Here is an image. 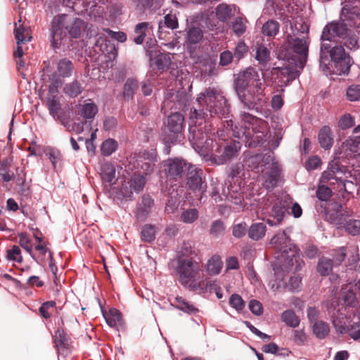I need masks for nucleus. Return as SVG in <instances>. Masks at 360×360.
<instances>
[{
  "label": "nucleus",
  "mask_w": 360,
  "mask_h": 360,
  "mask_svg": "<svg viewBox=\"0 0 360 360\" xmlns=\"http://www.w3.org/2000/svg\"><path fill=\"white\" fill-rule=\"evenodd\" d=\"M234 84L238 97L245 108L265 117L269 115L268 98L264 93L266 83L257 70L248 68L240 72Z\"/></svg>",
  "instance_id": "20e7f679"
},
{
  "label": "nucleus",
  "mask_w": 360,
  "mask_h": 360,
  "mask_svg": "<svg viewBox=\"0 0 360 360\" xmlns=\"http://www.w3.org/2000/svg\"><path fill=\"white\" fill-rule=\"evenodd\" d=\"M186 166V162L181 158H168L160 163V169L167 181L172 183L182 177Z\"/></svg>",
  "instance_id": "4468645a"
},
{
  "label": "nucleus",
  "mask_w": 360,
  "mask_h": 360,
  "mask_svg": "<svg viewBox=\"0 0 360 360\" xmlns=\"http://www.w3.org/2000/svg\"><path fill=\"white\" fill-rule=\"evenodd\" d=\"M240 121L243 125L239 128L235 125L231 119L224 121V130H218L217 133L211 132L202 135V152L194 144H191L195 151L199 154L209 165H221L236 158L241 148L239 141L226 142V133L232 131V135L248 143L249 146L257 143L261 144L264 141L263 133L260 134L259 128L265 126V122L249 112H241ZM199 149H201L200 148Z\"/></svg>",
  "instance_id": "f257e3e1"
},
{
  "label": "nucleus",
  "mask_w": 360,
  "mask_h": 360,
  "mask_svg": "<svg viewBox=\"0 0 360 360\" xmlns=\"http://www.w3.org/2000/svg\"><path fill=\"white\" fill-rule=\"evenodd\" d=\"M330 314L331 321L337 331L340 334L347 333L349 331V327L346 325V315L344 312L341 311L340 309H333L331 310L328 309Z\"/></svg>",
  "instance_id": "5701e85b"
},
{
  "label": "nucleus",
  "mask_w": 360,
  "mask_h": 360,
  "mask_svg": "<svg viewBox=\"0 0 360 360\" xmlns=\"http://www.w3.org/2000/svg\"><path fill=\"white\" fill-rule=\"evenodd\" d=\"M131 160L134 162L132 169L135 170V173L143 176L149 175L154 171L158 160L157 153L155 150L144 151L143 153L131 156Z\"/></svg>",
  "instance_id": "2eb2a0df"
},
{
  "label": "nucleus",
  "mask_w": 360,
  "mask_h": 360,
  "mask_svg": "<svg viewBox=\"0 0 360 360\" xmlns=\"http://www.w3.org/2000/svg\"><path fill=\"white\" fill-rule=\"evenodd\" d=\"M155 226L151 224H146L142 227L141 237L143 241L150 243L155 238Z\"/></svg>",
  "instance_id": "09e8293b"
},
{
  "label": "nucleus",
  "mask_w": 360,
  "mask_h": 360,
  "mask_svg": "<svg viewBox=\"0 0 360 360\" xmlns=\"http://www.w3.org/2000/svg\"><path fill=\"white\" fill-rule=\"evenodd\" d=\"M139 89V82L136 79L129 78L124 85L123 96L125 98L131 99Z\"/></svg>",
  "instance_id": "ea45409f"
},
{
  "label": "nucleus",
  "mask_w": 360,
  "mask_h": 360,
  "mask_svg": "<svg viewBox=\"0 0 360 360\" xmlns=\"http://www.w3.org/2000/svg\"><path fill=\"white\" fill-rule=\"evenodd\" d=\"M14 34L17 44H21L27 41H30L32 39L28 29H26L20 25L15 28Z\"/></svg>",
  "instance_id": "8fccbe9b"
},
{
  "label": "nucleus",
  "mask_w": 360,
  "mask_h": 360,
  "mask_svg": "<svg viewBox=\"0 0 360 360\" xmlns=\"http://www.w3.org/2000/svg\"><path fill=\"white\" fill-rule=\"evenodd\" d=\"M234 5H228L226 4H220L215 8L217 18L221 22H227L232 16L233 9H235Z\"/></svg>",
  "instance_id": "2f4dec72"
},
{
  "label": "nucleus",
  "mask_w": 360,
  "mask_h": 360,
  "mask_svg": "<svg viewBox=\"0 0 360 360\" xmlns=\"http://www.w3.org/2000/svg\"><path fill=\"white\" fill-rule=\"evenodd\" d=\"M347 98L351 101L360 99V85H351L347 90Z\"/></svg>",
  "instance_id": "774afa93"
},
{
  "label": "nucleus",
  "mask_w": 360,
  "mask_h": 360,
  "mask_svg": "<svg viewBox=\"0 0 360 360\" xmlns=\"http://www.w3.org/2000/svg\"><path fill=\"white\" fill-rule=\"evenodd\" d=\"M202 268L198 262L193 257L190 259H178L176 272L179 283L191 291V284L200 279V273Z\"/></svg>",
  "instance_id": "9b49d317"
},
{
  "label": "nucleus",
  "mask_w": 360,
  "mask_h": 360,
  "mask_svg": "<svg viewBox=\"0 0 360 360\" xmlns=\"http://www.w3.org/2000/svg\"><path fill=\"white\" fill-rule=\"evenodd\" d=\"M63 4L70 8L77 14L82 13L86 8L84 3L81 0H62Z\"/></svg>",
  "instance_id": "bf43d9fd"
},
{
  "label": "nucleus",
  "mask_w": 360,
  "mask_h": 360,
  "mask_svg": "<svg viewBox=\"0 0 360 360\" xmlns=\"http://www.w3.org/2000/svg\"><path fill=\"white\" fill-rule=\"evenodd\" d=\"M326 184H321L316 191V197L321 201H327L331 197L332 188Z\"/></svg>",
  "instance_id": "e2e57ef3"
},
{
  "label": "nucleus",
  "mask_w": 360,
  "mask_h": 360,
  "mask_svg": "<svg viewBox=\"0 0 360 360\" xmlns=\"http://www.w3.org/2000/svg\"><path fill=\"white\" fill-rule=\"evenodd\" d=\"M105 321L110 327H115L118 324H122V317L120 311L116 309L110 310L109 315L105 317Z\"/></svg>",
  "instance_id": "5fc2aeb1"
},
{
  "label": "nucleus",
  "mask_w": 360,
  "mask_h": 360,
  "mask_svg": "<svg viewBox=\"0 0 360 360\" xmlns=\"http://www.w3.org/2000/svg\"><path fill=\"white\" fill-rule=\"evenodd\" d=\"M355 281L342 285L340 290V300L345 307H356L358 304Z\"/></svg>",
  "instance_id": "4be33fe9"
},
{
  "label": "nucleus",
  "mask_w": 360,
  "mask_h": 360,
  "mask_svg": "<svg viewBox=\"0 0 360 360\" xmlns=\"http://www.w3.org/2000/svg\"><path fill=\"white\" fill-rule=\"evenodd\" d=\"M266 227L264 223L257 222L252 224L248 229V236L253 240L262 239L266 233Z\"/></svg>",
  "instance_id": "473e14b6"
},
{
  "label": "nucleus",
  "mask_w": 360,
  "mask_h": 360,
  "mask_svg": "<svg viewBox=\"0 0 360 360\" xmlns=\"http://www.w3.org/2000/svg\"><path fill=\"white\" fill-rule=\"evenodd\" d=\"M344 167H341L336 160L331 161L328 168L324 171L320 178L321 184H326L332 186V188L340 193L348 191L354 186L350 181H346L342 178Z\"/></svg>",
  "instance_id": "9d476101"
},
{
  "label": "nucleus",
  "mask_w": 360,
  "mask_h": 360,
  "mask_svg": "<svg viewBox=\"0 0 360 360\" xmlns=\"http://www.w3.org/2000/svg\"><path fill=\"white\" fill-rule=\"evenodd\" d=\"M195 101L197 106H193L189 112L188 140L199 150L203 148L200 145L202 135L214 132L210 119L229 118L231 106L221 89L214 86L205 88L199 93Z\"/></svg>",
  "instance_id": "f03ea898"
},
{
  "label": "nucleus",
  "mask_w": 360,
  "mask_h": 360,
  "mask_svg": "<svg viewBox=\"0 0 360 360\" xmlns=\"http://www.w3.org/2000/svg\"><path fill=\"white\" fill-rule=\"evenodd\" d=\"M154 207V200L148 194L142 195L140 200L136 203L134 215L139 221H146L152 212Z\"/></svg>",
  "instance_id": "aec40b11"
},
{
  "label": "nucleus",
  "mask_w": 360,
  "mask_h": 360,
  "mask_svg": "<svg viewBox=\"0 0 360 360\" xmlns=\"http://www.w3.org/2000/svg\"><path fill=\"white\" fill-rule=\"evenodd\" d=\"M229 304L238 312L242 311L245 306V302L238 294H232L229 298Z\"/></svg>",
  "instance_id": "0e129e2a"
},
{
  "label": "nucleus",
  "mask_w": 360,
  "mask_h": 360,
  "mask_svg": "<svg viewBox=\"0 0 360 360\" xmlns=\"http://www.w3.org/2000/svg\"><path fill=\"white\" fill-rule=\"evenodd\" d=\"M359 3L360 0H345L340 20L330 23H343L346 27L360 30V27L357 26L360 23V8L357 5Z\"/></svg>",
  "instance_id": "f8f14e48"
},
{
  "label": "nucleus",
  "mask_w": 360,
  "mask_h": 360,
  "mask_svg": "<svg viewBox=\"0 0 360 360\" xmlns=\"http://www.w3.org/2000/svg\"><path fill=\"white\" fill-rule=\"evenodd\" d=\"M167 127L172 133L170 135H165L163 141L166 145V153H169L168 147L170 144L176 143L179 139L183 138V129L184 127V117L180 112L172 113L167 117Z\"/></svg>",
  "instance_id": "ddd939ff"
},
{
  "label": "nucleus",
  "mask_w": 360,
  "mask_h": 360,
  "mask_svg": "<svg viewBox=\"0 0 360 360\" xmlns=\"http://www.w3.org/2000/svg\"><path fill=\"white\" fill-rule=\"evenodd\" d=\"M174 306L176 309L190 314H195L198 311V309L192 303L180 296L175 297Z\"/></svg>",
  "instance_id": "f704fd0d"
},
{
  "label": "nucleus",
  "mask_w": 360,
  "mask_h": 360,
  "mask_svg": "<svg viewBox=\"0 0 360 360\" xmlns=\"http://www.w3.org/2000/svg\"><path fill=\"white\" fill-rule=\"evenodd\" d=\"M274 154H253L247 156L244 160L245 165L249 169L252 171H255L256 173H259L264 171V167L274 161Z\"/></svg>",
  "instance_id": "a211bd4d"
},
{
  "label": "nucleus",
  "mask_w": 360,
  "mask_h": 360,
  "mask_svg": "<svg viewBox=\"0 0 360 360\" xmlns=\"http://www.w3.org/2000/svg\"><path fill=\"white\" fill-rule=\"evenodd\" d=\"M47 105L50 115L56 120L60 109V103L56 95H49L47 98Z\"/></svg>",
  "instance_id": "a18cd8bd"
},
{
  "label": "nucleus",
  "mask_w": 360,
  "mask_h": 360,
  "mask_svg": "<svg viewBox=\"0 0 360 360\" xmlns=\"http://www.w3.org/2000/svg\"><path fill=\"white\" fill-rule=\"evenodd\" d=\"M98 112V107L93 102L86 103L81 105L80 115L85 120H92Z\"/></svg>",
  "instance_id": "4c0bfd02"
},
{
  "label": "nucleus",
  "mask_w": 360,
  "mask_h": 360,
  "mask_svg": "<svg viewBox=\"0 0 360 360\" xmlns=\"http://www.w3.org/2000/svg\"><path fill=\"white\" fill-rule=\"evenodd\" d=\"M84 24L83 20L72 18L66 14L55 16L51 21V29L53 48L59 49L61 44L67 40L68 35L71 38H79Z\"/></svg>",
  "instance_id": "1a4fd4ad"
},
{
  "label": "nucleus",
  "mask_w": 360,
  "mask_h": 360,
  "mask_svg": "<svg viewBox=\"0 0 360 360\" xmlns=\"http://www.w3.org/2000/svg\"><path fill=\"white\" fill-rule=\"evenodd\" d=\"M360 30L346 27L343 23H328L323 29L320 48V68L326 76L347 75L353 64L349 54L337 59L329 60L325 50L331 48V43H340L350 50L360 47Z\"/></svg>",
  "instance_id": "7ed1b4c3"
},
{
  "label": "nucleus",
  "mask_w": 360,
  "mask_h": 360,
  "mask_svg": "<svg viewBox=\"0 0 360 360\" xmlns=\"http://www.w3.org/2000/svg\"><path fill=\"white\" fill-rule=\"evenodd\" d=\"M349 257L348 258L347 267L350 270H356L357 264L359 261V256L358 254V248L356 246H351L348 249Z\"/></svg>",
  "instance_id": "603ef678"
},
{
  "label": "nucleus",
  "mask_w": 360,
  "mask_h": 360,
  "mask_svg": "<svg viewBox=\"0 0 360 360\" xmlns=\"http://www.w3.org/2000/svg\"><path fill=\"white\" fill-rule=\"evenodd\" d=\"M83 91L82 84L77 81L74 80L66 84L63 87L64 94L69 98L77 97Z\"/></svg>",
  "instance_id": "e433bc0d"
},
{
  "label": "nucleus",
  "mask_w": 360,
  "mask_h": 360,
  "mask_svg": "<svg viewBox=\"0 0 360 360\" xmlns=\"http://www.w3.org/2000/svg\"><path fill=\"white\" fill-rule=\"evenodd\" d=\"M101 176L105 182L110 184H115L117 181L116 169L115 166L110 162H105L101 166Z\"/></svg>",
  "instance_id": "c85d7f7f"
},
{
  "label": "nucleus",
  "mask_w": 360,
  "mask_h": 360,
  "mask_svg": "<svg viewBox=\"0 0 360 360\" xmlns=\"http://www.w3.org/2000/svg\"><path fill=\"white\" fill-rule=\"evenodd\" d=\"M255 59L260 65L265 66L270 60L269 50L264 46H259L257 49Z\"/></svg>",
  "instance_id": "864d4df0"
},
{
  "label": "nucleus",
  "mask_w": 360,
  "mask_h": 360,
  "mask_svg": "<svg viewBox=\"0 0 360 360\" xmlns=\"http://www.w3.org/2000/svg\"><path fill=\"white\" fill-rule=\"evenodd\" d=\"M15 179V174L10 169V164L6 160L1 161L0 165V180L8 182Z\"/></svg>",
  "instance_id": "c03bdc74"
},
{
  "label": "nucleus",
  "mask_w": 360,
  "mask_h": 360,
  "mask_svg": "<svg viewBox=\"0 0 360 360\" xmlns=\"http://www.w3.org/2000/svg\"><path fill=\"white\" fill-rule=\"evenodd\" d=\"M342 227L345 231L352 236L360 234V220L358 219H346Z\"/></svg>",
  "instance_id": "4d7b16f0"
},
{
  "label": "nucleus",
  "mask_w": 360,
  "mask_h": 360,
  "mask_svg": "<svg viewBox=\"0 0 360 360\" xmlns=\"http://www.w3.org/2000/svg\"><path fill=\"white\" fill-rule=\"evenodd\" d=\"M118 143L113 139H108L104 141L101 147L103 155L110 156L117 150Z\"/></svg>",
  "instance_id": "49530a36"
},
{
  "label": "nucleus",
  "mask_w": 360,
  "mask_h": 360,
  "mask_svg": "<svg viewBox=\"0 0 360 360\" xmlns=\"http://www.w3.org/2000/svg\"><path fill=\"white\" fill-rule=\"evenodd\" d=\"M270 243L274 245L278 254L275 256L277 263L274 266L276 279L282 281L285 276V272L299 271L304 266L301 252L291 243L284 231L275 235Z\"/></svg>",
  "instance_id": "423d86ee"
},
{
  "label": "nucleus",
  "mask_w": 360,
  "mask_h": 360,
  "mask_svg": "<svg viewBox=\"0 0 360 360\" xmlns=\"http://www.w3.org/2000/svg\"><path fill=\"white\" fill-rule=\"evenodd\" d=\"M223 262L221 257L217 255H214L207 260L205 269L207 274L216 276L221 272Z\"/></svg>",
  "instance_id": "7c9ffc66"
},
{
  "label": "nucleus",
  "mask_w": 360,
  "mask_h": 360,
  "mask_svg": "<svg viewBox=\"0 0 360 360\" xmlns=\"http://www.w3.org/2000/svg\"><path fill=\"white\" fill-rule=\"evenodd\" d=\"M349 216V212L342 205H335L334 210L326 211L325 214L326 221L338 226V228L342 227Z\"/></svg>",
  "instance_id": "412c9836"
},
{
  "label": "nucleus",
  "mask_w": 360,
  "mask_h": 360,
  "mask_svg": "<svg viewBox=\"0 0 360 360\" xmlns=\"http://www.w3.org/2000/svg\"><path fill=\"white\" fill-rule=\"evenodd\" d=\"M146 184V179L143 175L136 174L131 178L130 187L136 193L141 191Z\"/></svg>",
  "instance_id": "6e6d98bb"
},
{
  "label": "nucleus",
  "mask_w": 360,
  "mask_h": 360,
  "mask_svg": "<svg viewBox=\"0 0 360 360\" xmlns=\"http://www.w3.org/2000/svg\"><path fill=\"white\" fill-rule=\"evenodd\" d=\"M330 332L328 324L323 321H315L313 324V333L319 339L326 338Z\"/></svg>",
  "instance_id": "37998d69"
},
{
  "label": "nucleus",
  "mask_w": 360,
  "mask_h": 360,
  "mask_svg": "<svg viewBox=\"0 0 360 360\" xmlns=\"http://www.w3.org/2000/svg\"><path fill=\"white\" fill-rule=\"evenodd\" d=\"M309 39L308 37V27L306 26L304 30L302 32V36L290 37L288 39V48L283 56L289 65L292 67L278 70L276 71L278 84L281 86H286L293 77L290 73L289 69H294L296 72L302 70L307 60L308 51L309 45Z\"/></svg>",
  "instance_id": "0eeeda50"
},
{
  "label": "nucleus",
  "mask_w": 360,
  "mask_h": 360,
  "mask_svg": "<svg viewBox=\"0 0 360 360\" xmlns=\"http://www.w3.org/2000/svg\"><path fill=\"white\" fill-rule=\"evenodd\" d=\"M287 207L281 201L275 202L268 211L266 222L271 226H278L287 216Z\"/></svg>",
  "instance_id": "6ab92c4d"
},
{
  "label": "nucleus",
  "mask_w": 360,
  "mask_h": 360,
  "mask_svg": "<svg viewBox=\"0 0 360 360\" xmlns=\"http://www.w3.org/2000/svg\"><path fill=\"white\" fill-rule=\"evenodd\" d=\"M179 23L176 14L168 13L166 14L163 20H160L158 22V37L160 39H163L162 34L166 32L165 29L174 30L178 27Z\"/></svg>",
  "instance_id": "b1692460"
},
{
  "label": "nucleus",
  "mask_w": 360,
  "mask_h": 360,
  "mask_svg": "<svg viewBox=\"0 0 360 360\" xmlns=\"http://www.w3.org/2000/svg\"><path fill=\"white\" fill-rule=\"evenodd\" d=\"M204 172L202 169L196 165L189 164L187 172V184L193 191L200 193V202H204L202 194L206 191L207 184L205 182Z\"/></svg>",
  "instance_id": "dca6fc26"
},
{
  "label": "nucleus",
  "mask_w": 360,
  "mask_h": 360,
  "mask_svg": "<svg viewBox=\"0 0 360 360\" xmlns=\"http://www.w3.org/2000/svg\"><path fill=\"white\" fill-rule=\"evenodd\" d=\"M243 169V165L237 163L230 167V173L225 183L226 187L222 190L221 195L216 188L212 192V198L216 202L224 200H228L236 206V209L240 210L245 207L243 196L244 181L240 174Z\"/></svg>",
  "instance_id": "6e6552de"
},
{
  "label": "nucleus",
  "mask_w": 360,
  "mask_h": 360,
  "mask_svg": "<svg viewBox=\"0 0 360 360\" xmlns=\"http://www.w3.org/2000/svg\"><path fill=\"white\" fill-rule=\"evenodd\" d=\"M179 259H190L197 255V250L191 240L184 241L178 251Z\"/></svg>",
  "instance_id": "c9c22d12"
},
{
  "label": "nucleus",
  "mask_w": 360,
  "mask_h": 360,
  "mask_svg": "<svg viewBox=\"0 0 360 360\" xmlns=\"http://www.w3.org/2000/svg\"><path fill=\"white\" fill-rule=\"evenodd\" d=\"M6 257L8 260L21 263L22 262V257L20 248L17 245H13L12 248L7 250Z\"/></svg>",
  "instance_id": "338daca9"
},
{
  "label": "nucleus",
  "mask_w": 360,
  "mask_h": 360,
  "mask_svg": "<svg viewBox=\"0 0 360 360\" xmlns=\"http://www.w3.org/2000/svg\"><path fill=\"white\" fill-rule=\"evenodd\" d=\"M19 236V244L37 262L40 263V261L37 259L32 253V245L31 240L27 237L25 233H20L18 234Z\"/></svg>",
  "instance_id": "3c124183"
},
{
  "label": "nucleus",
  "mask_w": 360,
  "mask_h": 360,
  "mask_svg": "<svg viewBox=\"0 0 360 360\" xmlns=\"http://www.w3.org/2000/svg\"><path fill=\"white\" fill-rule=\"evenodd\" d=\"M326 56H328L329 60L337 59L338 58L344 57L347 53L342 45L332 46L328 50H325Z\"/></svg>",
  "instance_id": "052dcab7"
},
{
  "label": "nucleus",
  "mask_w": 360,
  "mask_h": 360,
  "mask_svg": "<svg viewBox=\"0 0 360 360\" xmlns=\"http://www.w3.org/2000/svg\"><path fill=\"white\" fill-rule=\"evenodd\" d=\"M153 26L150 22H143L138 23L135 26L134 32L137 36L134 38V41L136 44H141L146 35L153 32Z\"/></svg>",
  "instance_id": "bb28decb"
},
{
  "label": "nucleus",
  "mask_w": 360,
  "mask_h": 360,
  "mask_svg": "<svg viewBox=\"0 0 360 360\" xmlns=\"http://www.w3.org/2000/svg\"><path fill=\"white\" fill-rule=\"evenodd\" d=\"M262 173V184L267 190H273L278 186L281 178L282 167L274 157V161H271L267 166L264 167Z\"/></svg>",
  "instance_id": "f3484780"
},
{
  "label": "nucleus",
  "mask_w": 360,
  "mask_h": 360,
  "mask_svg": "<svg viewBox=\"0 0 360 360\" xmlns=\"http://www.w3.org/2000/svg\"><path fill=\"white\" fill-rule=\"evenodd\" d=\"M57 70L60 77H70L74 70L73 63L68 58L60 59L57 64Z\"/></svg>",
  "instance_id": "72a5a7b5"
},
{
  "label": "nucleus",
  "mask_w": 360,
  "mask_h": 360,
  "mask_svg": "<svg viewBox=\"0 0 360 360\" xmlns=\"http://www.w3.org/2000/svg\"><path fill=\"white\" fill-rule=\"evenodd\" d=\"M318 140L321 147L325 150L330 149L334 143L332 129L328 126H323L319 130Z\"/></svg>",
  "instance_id": "a878e982"
},
{
  "label": "nucleus",
  "mask_w": 360,
  "mask_h": 360,
  "mask_svg": "<svg viewBox=\"0 0 360 360\" xmlns=\"http://www.w3.org/2000/svg\"><path fill=\"white\" fill-rule=\"evenodd\" d=\"M281 320L289 327L296 328L300 325V319L295 313L291 310L288 309L284 311L281 316Z\"/></svg>",
  "instance_id": "58836bf2"
},
{
  "label": "nucleus",
  "mask_w": 360,
  "mask_h": 360,
  "mask_svg": "<svg viewBox=\"0 0 360 360\" xmlns=\"http://www.w3.org/2000/svg\"><path fill=\"white\" fill-rule=\"evenodd\" d=\"M203 33L199 27H191L186 33L185 45L188 49H195V46L198 45L202 39Z\"/></svg>",
  "instance_id": "393cba45"
},
{
  "label": "nucleus",
  "mask_w": 360,
  "mask_h": 360,
  "mask_svg": "<svg viewBox=\"0 0 360 360\" xmlns=\"http://www.w3.org/2000/svg\"><path fill=\"white\" fill-rule=\"evenodd\" d=\"M191 291L195 292L199 295L205 294L212 290H217L219 287L214 281H202L200 279L197 283L190 285Z\"/></svg>",
  "instance_id": "cd10ccee"
},
{
  "label": "nucleus",
  "mask_w": 360,
  "mask_h": 360,
  "mask_svg": "<svg viewBox=\"0 0 360 360\" xmlns=\"http://www.w3.org/2000/svg\"><path fill=\"white\" fill-rule=\"evenodd\" d=\"M333 260L322 257L319 259L317 264V271L322 276H328L332 271Z\"/></svg>",
  "instance_id": "79ce46f5"
},
{
  "label": "nucleus",
  "mask_w": 360,
  "mask_h": 360,
  "mask_svg": "<svg viewBox=\"0 0 360 360\" xmlns=\"http://www.w3.org/2000/svg\"><path fill=\"white\" fill-rule=\"evenodd\" d=\"M347 147L350 152L360 156V136L349 138L347 141Z\"/></svg>",
  "instance_id": "69168bd1"
},
{
  "label": "nucleus",
  "mask_w": 360,
  "mask_h": 360,
  "mask_svg": "<svg viewBox=\"0 0 360 360\" xmlns=\"http://www.w3.org/2000/svg\"><path fill=\"white\" fill-rule=\"evenodd\" d=\"M199 212L195 208L184 210L180 216L181 220L186 224L193 223L198 217Z\"/></svg>",
  "instance_id": "13d9d810"
},
{
  "label": "nucleus",
  "mask_w": 360,
  "mask_h": 360,
  "mask_svg": "<svg viewBox=\"0 0 360 360\" xmlns=\"http://www.w3.org/2000/svg\"><path fill=\"white\" fill-rule=\"evenodd\" d=\"M225 229L226 226L223 221L217 219L212 223L210 233L214 238H219L224 235Z\"/></svg>",
  "instance_id": "680f3d73"
},
{
  "label": "nucleus",
  "mask_w": 360,
  "mask_h": 360,
  "mask_svg": "<svg viewBox=\"0 0 360 360\" xmlns=\"http://www.w3.org/2000/svg\"><path fill=\"white\" fill-rule=\"evenodd\" d=\"M171 63V57L169 53H160L157 56L150 58V66L158 70L169 69Z\"/></svg>",
  "instance_id": "c756f323"
},
{
  "label": "nucleus",
  "mask_w": 360,
  "mask_h": 360,
  "mask_svg": "<svg viewBox=\"0 0 360 360\" xmlns=\"http://www.w3.org/2000/svg\"><path fill=\"white\" fill-rule=\"evenodd\" d=\"M234 84L238 97L245 108L265 117L269 115L268 98L264 93L266 83L257 70L248 68L240 72Z\"/></svg>",
  "instance_id": "39448f33"
},
{
  "label": "nucleus",
  "mask_w": 360,
  "mask_h": 360,
  "mask_svg": "<svg viewBox=\"0 0 360 360\" xmlns=\"http://www.w3.org/2000/svg\"><path fill=\"white\" fill-rule=\"evenodd\" d=\"M247 22L248 21L245 18L241 17L236 18L231 25L233 33L238 37L243 35L246 31Z\"/></svg>",
  "instance_id": "de8ad7c7"
},
{
  "label": "nucleus",
  "mask_w": 360,
  "mask_h": 360,
  "mask_svg": "<svg viewBox=\"0 0 360 360\" xmlns=\"http://www.w3.org/2000/svg\"><path fill=\"white\" fill-rule=\"evenodd\" d=\"M280 25L275 20H267L262 26V32L266 37H275L279 32Z\"/></svg>",
  "instance_id": "a19ab883"
}]
</instances>
